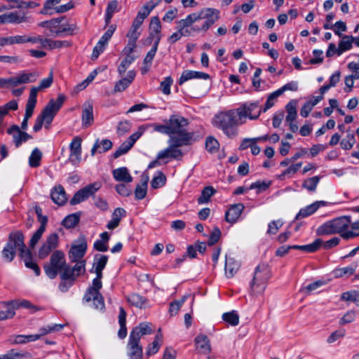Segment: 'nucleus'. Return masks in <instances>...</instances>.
I'll list each match as a JSON object with an SVG mask.
<instances>
[{
  "mask_svg": "<svg viewBox=\"0 0 359 359\" xmlns=\"http://www.w3.org/2000/svg\"><path fill=\"white\" fill-rule=\"evenodd\" d=\"M215 193L212 187H206L201 191V194L198 198V204H204L209 202L210 197Z\"/></svg>",
  "mask_w": 359,
  "mask_h": 359,
  "instance_id": "nucleus-50",
  "label": "nucleus"
},
{
  "mask_svg": "<svg viewBox=\"0 0 359 359\" xmlns=\"http://www.w3.org/2000/svg\"><path fill=\"white\" fill-rule=\"evenodd\" d=\"M136 75V72L134 70H130L128 72L127 76L118 81L114 88V93L122 92L125 90L130 84L133 81Z\"/></svg>",
  "mask_w": 359,
  "mask_h": 359,
  "instance_id": "nucleus-23",
  "label": "nucleus"
},
{
  "mask_svg": "<svg viewBox=\"0 0 359 359\" xmlns=\"http://www.w3.org/2000/svg\"><path fill=\"white\" fill-rule=\"evenodd\" d=\"M21 258L24 261L26 267L34 271L36 276H39L41 273L39 266L33 262L32 253L27 248L22 252Z\"/></svg>",
  "mask_w": 359,
  "mask_h": 359,
  "instance_id": "nucleus-29",
  "label": "nucleus"
},
{
  "mask_svg": "<svg viewBox=\"0 0 359 359\" xmlns=\"http://www.w3.org/2000/svg\"><path fill=\"white\" fill-rule=\"evenodd\" d=\"M42 158V153L38 149L35 148L29 158V165L32 168H37L40 165V162Z\"/></svg>",
  "mask_w": 359,
  "mask_h": 359,
  "instance_id": "nucleus-44",
  "label": "nucleus"
},
{
  "mask_svg": "<svg viewBox=\"0 0 359 359\" xmlns=\"http://www.w3.org/2000/svg\"><path fill=\"white\" fill-rule=\"evenodd\" d=\"M102 278V276H99L98 275H96V278L93 280L92 286L88 289L86 294H84V299H89L90 295H97L98 294H100L99 290L102 286L101 281Z\"/></svg>",
  "mask_w": 359,
  "mask_h": 359,
  "instance_id": "nucleus-35",
  "label": "nucleus"
},
{
  "mask_svg": "<svg viewBox=\"0 0 359 359\" xmlns=\"http://www.w3.org/2000/svg\"><path fill=\"white\" fill-rule=\"evenodd\" d=\"M195 344L196 349L200 353L208 354L211 351L210 340L205 334L198 335L195 338Z\"/></svg>",
  "mask_w": 359,
  "mask_h": 359,
  "instance_id": "nucleus-25",
  "label": "nucleus"
},
{
  "mask_svg": "<svg viewBox=\"0 0 359 359\" xmlns=\"http://www.w3.org/2000/svg\"><path fill=\"white\" fill-rule=\"evenodd\" d=\"M267 140L268 136H258L254 138H245L242 141L239 149L241 150H244L248 147H251L252 144H255L258 142L266 141Z\"/></svg>",
  "mask_w": 359,
  "mask_h": 359,
  "instance_id": "nucleus-52",
  "label": "nucleus"
},
{
  "mask_svg": "<svg viewBox=\"0 0 359 359\" xmlns=\"http://www.w3.org/2000/svg\"><path fill=\"white\" fill-rule=\"evenodd\" d=\"M280 95H281V94L280 93L278 90L269 94L267 97L266 102L265 103L264 108L263 109V111L265 112L268 109L271 108L275 104V102H276L277 98Z\"/></svg>",
  "mask_w": 359,
  "mask_h": 359,
  "instance_id": "nucleus-63",
  "label": "nucleus"
},
{
  "mask_svg": "<svg viewBox=\"0 0 359 359\" xmlns=\"http://www.w3.org/2000/svg\"><path fill=\"white\" fill-rule=\"evenodd\" d=\"M341 40L338 45L339 55H341L344 52L349 50L352 48V43L355 37L352 36L345 35L340 37Z\"/></svg>",
  "mask_w": 359,
  "mask_h": 359,
  "instance_id": "nucleus-40",
  "label": "nucleus"
},
{
  "mask_svg": "<svg viewBox=\"0 0 359 359\" xmlns=\"http://www.w3.org/2000/svg\"><path fill=\"white\" fill-rule=\"evenodd\" d=\"M59 244V236L56 233L48 235L39 250V257L41 259H45Z\"/></svg>",
  "mask_w": 359,
  "mask_h": 359,
  "instance_id": "nucleus-13",
  "label": "nucleus"
},
{
  "mask_svg": "<svg viewBox=\"0 0 359 359\" xmlns=\"http://www.w3.org/2000/svg\"><path fill=\"white\" fill-rule=\"evenodd\" d=\"M83 300L86 302L93 301L94 308L97 310L102 311L105 308L104 299L101 294H98L97 295H90L89 299L83 298Z\"/></svg>",
  "mask_w": 359,
  "mask_h": 359,
  "instance_id": "nucleus-49",
  "label": "nucleus"
},
{
  "mask_svg": "<svg viewBox=\"0 0 359 359\" xmlns=\"http://www.w3.org/2000/svg\"><path fill=\"white\" fill-rule=\"evenodd\" d=\"M51 199L58 205H63L67 201L66 192L62 186L55 187L50 194Z\"/></svg>",
  "mask_w": 359,
  "mask_h": 359,
  "instance_id": "nucleus-24",
  "label": "nucleus"
},
{
  "mask_svg": "<svg viewBox=\"0 0 359 359\" xmlns=\"http://www.w3.org/2000/svg\"><path fill=\"white\" fill-rule=\"evenodd\" d=\"M149 30L155 32L156 39H159L160 41L161 39V24L158 17L154 16L151 18L149 25Z\"/></svg>",
  "mask_w": 359,
  "mask_h": 359,
  "instance_id": "nucleus-45",
  "label": "nucleus"
},
{
  "mask_svg": "<svg viewBox=\"0 0 359 359\" xmlns=\"http://www.w3.org/2000/svg\"><path fill=\"white\" fill-rule=\"evenodd\" d=\"M118 323L120 329L118 332V336L123 339L127 336L126 312L123 307L119 308Z\"/></svg>",
  "mask_w": 359,
  "mask_h": 359,
  "instance_id": "nucleus-36",
  "label": "nucleus"
},
{
  "mask_svg": "<svg viewBox=\"0 0 359 359\" xmlns=\"http://www.w3.org/2000/svg\"><path fill=\"white\" fill-rule=\"evenodd\" d=\"M159 44V39H156V41L154 43L152 48L151 50L147 53V55L145 56L143 64L144 65H151V62L154 60V57L156 53V51L158 50V46Z\"/></svg>",
  "mask_w": 359,
  "mask_h": 359,
  "instance_id": "nucleus-56",
  "label": "nucleus"
},
{
  "mask_svg": "<svg viewBox=\"0 0 359 359\" xmlns=\"http://www.w3.org/2000/svg\"><path fill=\"white\" fill-rule=\"evenodd\" d=\"M161 341V335L157 334L155 337L154 341L151 344H149L147 349V355L149 356L156 353L160 348Z\"/></svg>",
  "mask_w": 359,
  "mask_h": 359,
  "instance_id": "nucleus-54",
  "label": "nucleus"
},
{
  "mask_svg": "<svg viewBox=\"0 0 359 359\" xmlns=\"http://www.w3.org/2000/svg\"><path fill=\"white\" fill-rule=\"evenodd\" d=\"M210 78V75L205 72L193 70H184L182 72L181 76L178 80V84L182 85L184 82L194 79L208 80Z\"/></svg>",
  "mask_w": 359,
  "mask_h": 359,
  "instance_id": "nucleus-19",
  "label": "nucleus"
},
{
  "mask_svg": "<svg viewBox=\"0 0 359 359\" xmlns=\"http://www.w3.org/2000/svg\"><path fill=\"white\" fill-rule=\"evenodd\" d=\"M350 226H351L350 217H340L321 224L317 229L316 233L318 236L339 233L342 238L349 240L359 236V233L348 230Z\"/></svg>",
  "mask_w": 359,
  "mask_h": 359,
  "instance_id": "nucleus-5",
  "label": "nucleus"
},
{
  "mask_svg": "<svg viewBox=\"0 0 359 359\" xmlns=\"http://www.w3.org/2000/svg\"><path fill=\"white\" fill-rule=\"evenodd\" d=\"M220 147L217 140L213 136H208L205 140V149L210 154L217 153Z\"/></svg>",
  "mask_w": 359,
  "mask_h": 359,
  "instance_id": "nucleus-42",
  "label": "nucleus"
},
{
  "mask_svg": "<svg viewBox=\"0 0 359 359\" xmlns=\"http://www.w3.org/2000/svg\"><path fill=\"white\" fill-rule=\"evenodd\" d=\"M356 265L339 268L334 270L333 273L336 278H341L344 276H351L355 271Z\"/></svg>",
  "mask_w": 359,
  "mask_h": 359,
  "instance_id": "nucleus-55",
  "label": "nucleus"
},
{
  "mask_svg": "<svg viewBox=\"0 0 359 359\" xmlns=\"http://www.w3.org/2000/svg\"><path fill=\"white\" fill-rule=\"evenodd\" d=\"M22 43H25V35H16L6 37H0L1 48L6 45Z\"/></svg>",
  "mask_w": 359,
  "mask_h": 359,
  "instance_id": "nucleus-37",
  "label": "nucleus"
},
{
  "mask_svg": "<svg viewBox=\"0 0 359 359\" xmlns=\"http://www.w3.org/2000/svg\"><path fill=\"white\" fill-rule=\"evenodd\" d=\"M239 119L245 122L247 118L250 120H255L260 116L263 109L259 107L258 101L252 102H245L236 109Z\"/></svg>",
  "mask_w": 359,
  "mask_h": 359,
  "instance_id": "nucleus-11",
  "label": "nucleus"
},
{
  "mask_svg": "<svg viewBox=\"0 0 359 359\" xmlns=\"http://www.w3.org/2000/svg\"><path fill=\"white\" fill-rule=\"evenodd\" d=\"M70 266L66 263L65 253L61 250H55L51 255L49 264L43 266L46 276L54 279L58 273H64L66 268Z\"/></svg>",
  "mask_w": 359,
  "mask_h": 359,
  "instance_id": "nucleus-9",
  "label": "nucleus"
},
{
  "mask_svg": "<svg viewBox=\"0 0 359 359\" xmlns=\"http://www.w3.org/2000/svg\"><path fill=\"white\" fill-rule=\"evenodd\" d=\"M6 116L0 112V134L6 133L8 135H28L26 132L21 130L18 125L13 124L8 126L6 121Z\"/></svg>",
  "mask_w": 359,
  "mask_h": 359,
  "instance_id": "nucleus-15",
  "label": "nucleus"
},
{
  "mask_svg": "<svg viewBox=\"0 0 359 359\" xmlns=\"http://www.w3.org/2000/svg\"><path fill=\"white\" fill-rule=\"evenodd\" d=\"M188 125L189 121L187 118L179 114H173L170 116L165 124H143L139 126L137 130L132 135H143L145 133L154 132L166 135H192V133L188 130Z\"/></svg>",
  "mask_w": 359,
  "mask_h": 359,
  "instance_id": "nucleus-2",
  "label": "nucleus"
},
{
  "mask_svg": "<svg viewBox=\"0 0 359 359\" xmlns=\"http://www.w3.org/2000/svg\"><path fill=\"white\" fill-rule=\"evenodd\" d=\"M108 261L107 255H96L94 259L93 269L96 275L102 276V270L105 268Z\"/></svg>",
  "mask_w": 359,
  "mask_h": 359,
  "instance_id": "nucleus-34",
  "label": "nucleus"
},
{
  "mask_svg": "<svg viewBox=\"0 0 359 359\" xmlns=\"http://www.w3.org/2000/svg\"><path fill=\"white\" fill-rule=\"evenodd\" d=\"M117 7L118 1L116 0L108 3L105 13V22L107 25L111 22L114 13L117 11Z\"/></svg>",
  "mask_w": 359,
  "mask_h": 359,
  "instance_id": "nucleus-53",
  "label": "nucleus"
},
{
  "mask_svg": "<svg viewBox=\"0 0 359 359\" xmlns=\"http://www.w3.org/2000/svg\"><path fill=\"white\" fill-rule=\"evenodd\" d=\"M222 319L231 326H236L239 323V316L235 311L223 313Z\"/></svg>",
  "mask_w": 359,
  "mask_h": 359,
  "instance_id": "nucleus-51",
  "label": "nucleus"
},
{
  "mask_svg": "<svg viewBox=\"0 0 359 359\" xmlns=\"http://www.w3.org/2000/svg\"><path fill=\"white\" fill-rule=\"evenodd\" d=\"M65 100V97L63 95H59L56 100L51 99L48 102L47 105L36 118L35 123L33 127L34 133H38L43 124L46 128L49 127L55 116L62 107Z\"/></svg>",
  "mask_w": 359,
  "mask_h": 359,
  "instance_id": "nucleus-6",
  "label": "nucleus"
},
{
  "mask_svg": "<svg viewBox=\"0 0 359 359\" xmlns=\"http://www.w3.org/2000/svg\"><path fill=\"white\" fill-rule=\"evenodd\" d=\"M79 222V215L72 214L67 216L62 221V224L66 228L74 227Z\"/></svg>",
  "mask_w": 359,
  "mask_h": 359,
  "instance_id": "nucleus-61",
  "label": "nucleus"
},
{
  "mask_svg": "<svg viewBox=\"0 0 359 359\" xmlns=\"http://www.w3.org/2000/svg\"><path fill=\"white\" fill-rule=\"evenodd\" d=\"M244 208L243 203H236L231 205L225 214L226 221L231 224L235 223L241 216Z\"/></svg>",
  "mask_w": 359,
  "mask_h": 359,
  "instance_id": "nucleus-21",
  "label": "nucleus"
},
{
  "mask_svg": "<svg viewBox=\"0 0 359 359\" xmlns=\"http://www.w3.org/2000/svg\"><path fill=\"white\" fill-rule=\"evenodd\" d=\"M166 177L162 172H159L157 175L154 176L151 182V185L154 189H158L165 185Z\"/></svg>",
  "mask_w": 359,
  "mask_h": 359,
  "instance_id": "nucleus-60",
  "label": "nucleus"
},
{
  "mask_svg": "<svg viewBox=\"0 0 359 359\" xmlns=\"http://www.w3.org/2000/svg\"><path fill=\"white\" fill-rule=\"evenodd\" d=\"M87 241L84 236H81L76 243L71 246L69 251V259L71 262H75L73 267L67 266L66 271L62 273L60 278L62 280H76L77 277L86 271V261L83 259L87 250Z\"/></svg>",
  "mask_w": 359,
  "mask_h": 359,
  "instance_id": "nucleus-4",
  "label": "nucleus"
},
{
  "mask_svg": "<svg viewBox=\"0 0 359 359\" xmlns=\"http://www.w3.org/2000/svg\"><path fill=\"white\" fill-rule=\"evenodd\" d=\"M240 264L233 258L226 257L225 273L228 278H231L238 271Z\"/></svg>",
  "mask_w": 359,
  "mask_h": 359,
  "instance_id": "nucleus-39",
  "label": "nucleus"
},
{
  "mask_svg": "<svg viewBox=\"0 0 359 359\" xmlns=\"http://www.w3.org/2000/svg\"><path fill=\"white\" fill-rule=\"evenodd\" d=\"M112 147V142L107 139L100 140L97 139L91 149L90 154L95 156L96 153L102 154L109 150Z\"/></svg>",
  "mask_w": 359,
  "mask_h": 359,
  "instance_id": "nucleus-30",
  "label": "nucleus"
},
{
  "mask_svg": "<svg viewBox=\"0 0 359 359\" xmlns=\"http://www.w3.org/2000/svg\"><path fill=\"white\" fill-rule=\"evenodd\" d=\"M81 142L82 139L76 136L69 145V161L73 165L79 164L81 161Z\"/></svg>",
  "mask_w": 359,
  "mask_h": 359,
  "instance_id": "nucleus-14",
  "label": "nucleus"
},
{
  "mask_svg": "<svg viewBox=\"0 0 359 359\" xmlns=\"http://www.w3.org/2000/svg\"><path fill=\"white\" fill-rule=\"evenodd\" d=\"M161 1V0H157L153 5L144 4L143 7L137 13V15L145 19L151 13V11Z\"/></svg>",
  "mask_w": 359,
  "mask_h": 359,
  "instance_id": "nucleus-64",
  "label": "nucleus"
},
{
  "mask_svg": "<svg viewBox=\"0 0 359 359\" xmlns=\"http://www.w3.org/2000/svg\"><path fill=\"white\" fill-rule=\"evenodd\" d=\"M127 299L131 305L138 308H142L147 303V299L138 294H132Z\"/></svg>",
  "mask_w": 359,
  "mask_h": 359,
  "instance_id": "nucleus-46",
  "label": "nucleus"
},
{
  "mask_svg": "<svg viewBox=\"0 0 359 359\" xmlns=\"http://www.w3.org/2000/svg\"><path fill=\"white\" fill-rule=\"evenodd\" d=\"M147 180H144L141 184L137 185L135 189V197L137 200L143 199L147 194Z\"/></svg>",
  "mask_w": 359,
  "mask_h": 359,
  "instance_id": "nucleus-59",
  "label": "nucleus"
},
{
  "mask_svg": "<svg viewBox=\"0 0 359 359\" xmlns=\"http://www.w3.org/2000/svg\"><path fill=\"white\" fill-rule=\"evenodd\" d=\"M140 136H130L126 141L123 142L118 149L115 151L113 156L114 158H117L121 156L126 154L133 146Z\"/></svg>",
  "mask_w": 359,
  "mask_h": 359,
  "instance_id": "nucleus-26",
  "label": "nucleus"
},
{
  "mask_svg": "<svg viewBox=\"0 0 359 359\" xmlns=\"http://www.w3.org/2000/svg\"><path fill=\"white\" fill-rule=\"evenodd\" d=\"M4 355V359H31L30 353L24 351L20 352L15 348L10 349Z\"/></svg>",
  "mask_w": 359,
  "mask_h": 359,
  "instance_id": "nucleus-41",
  "label": "nucleus"
},
{
  "mask_svg": "<svg viewBox=\"0 0 359 359\" xmlns=\"http://www.w3.org/2000/svg\"><path fill=\"white\" fill-rule=\"evenodd\" d=\"M93 107L90 102L86 103L82 110V124L88 127L93 122Z\"/></svg>",
  "mask_w": 359,
  "mask_h": 359,
  "instance_id": "nucleus-31",
  "label": "nucleus"
},
{
  "mask_svg": "<svg viewBox=\"0 0 359 359\" xmlns=\"http://www.w3.org/2000/svg\"><path fill=\"white\" fill-rule=\"evenodd\" d=\"M126 215V211L123 208H116L112 212L111 219L107 223V228L111 230L116 229Z\"/></svg>",
  "mask_w": 359,
  "mask_h": 359,
  "instance_id": "nucleus-28",
  "label": "nucleus"
},
{
  "mask_svg": "<svg viewBox=\"0 0 359 359\" xmlns=\"http://www.w3.org/2000/svg\"><path fill=\"white\" fill-rule=\"evenodd\" d=\"M219 18V11L213 8H203L178 22L180 29L191 27L194 32H206Z\"/></svg>",
  "mask_w": 359,
  "mask_h": 359,
  "instance_id": "nucleus-3",
  "label": "nucleus"
},
{
  "mask_svg": "<svg viewBox=\"0 0 359 359\" xmlns=\"http://www.w3.org/2000/svg\"><path fill=\"white\" fill-rule=\"evenodd\" d=\"M38 75L36 72H21L15 76L11 77L12 87H16L21 84L34 82Z\"/></svg>",
  "mask_w": 359,
  "mask_h": 359,
  "instance_id": "nucleus-16",
  "label": "nucleus"
},
{
  "mask_svg": "<svg viewBox=\"0 0 359 359\" xmlns=\"http://www.w3.org/2000/svg\"><path fill=\"white\" fill-rule=\"evenodd\" d=\"M39 222H40V226L39 229L33 233L30 241H29V247L31 248H34L35 245L37 244L39 241L41 239L43 233L46 231V227L48 222V217L45 215H42L37 217Z\"/></svg>",
  "mask_w": 359,
  "mask_h": 359,
  "instance_id": "nucleus-18",
  "label": "nucleus"
},
{
  "mask_svg": "<svg viewBox=\"0 0 359 359\" xmlns=\"http://www.w3.org/2000/svg\"><path fill=\"white\" fill-rule=\"evenodd\" d=\"M323 243V241L320 238L316 239L313 243L304 245H294L292 246V250H301L302 251H304L306 252H316L319 248L321 246V244Z\"/></svg>",
  "mask_w": 359,
  "mask_h": 359,
  "instance_id": "nucleus-38",
  "label": "nucleus"
},
{
  "mask_svg": "<svg viewBox=\"0 0 359 359\" xmlns=\"http://www.w3.org/2000/svg\"><path fill=\"white\" fill-rule=\"evenodd\" d=\"M100 184L98 182L90 184L83 189H79L75 193L69 203L75 205L87 200L90 196H93L96 191L100 189Z\"/></svg>",
  "mask_w": 359,
  "mask_h": 359,
  "instance_id": "nucleus-12",
  "label": "nucleus"
},
{
  "mask_svg": "<svg viewBox=\"0 0 359 359\" xmlns=\"http://www.w3.org/2000/svg\"><path fill=\"white\" fill-rule=\"evenodd\" d=\"M65 18V17L53 18L50 20L43 21L39 24V25L41 27H49L50 29L51 34H55V32L53 28L57 27L59 24L62 22V20Z\"/></svg>",
  "mask_w": 359,
  "mask_h": 359,
  "instance_id": "nucleus-57",
  "label": "nucleus"
},
{
  "mask_svg": "<svg viewBox=\"0 0 359 359\" xmlns=\"http://www.w3.org/2000/svg\"><path fill=\"white\" fill-rule=\"evenodd\" d=\"M320 179L318 176L306 179L302 184V187L310 192H314L316 190Z\"/></svg>",
  "mask_w": 359,
  "mask_h": 359,
  "instance_id": "nucleus-47",
  "label": "nucleus"
},
{
  "mask_svg": "<svg viewBox=\"0 0 359 359\" xmlns=\"http://www.w3.org/2000/svg\"><path fill=\"white\" fill-rule=\"evenodd\" d=\"M36 97L35 88H31L25 109V117L27 118H29L33 114L36 104Z\"/></svg>",
  "mask_w": 359,
  "mask_h": 359,
  "instance_id": "nucleus-32",
  "label": "nucleus"
},
{
  "mask_svg": "<svg viewBox=\"0 0 359 359\" xmlns=\"http://www.w3.org/2000/svg\"><path fill=\"white\" fill-rule=\"evenodd\" d=\"M26 21V17L24 13L20 12H11L0 15V24L16 23L19 24Z\"/></svg>",
  "mask_w": 359,
  "mask_h": 359,
  "instance_id": "nucleus-22",
  "label": "nucleus"
},
{
  "mask_svg": "<svg viewBox=\"0 0 359 359\" xmlns=\"http://www.w3.org/2000/svg\"><path fill=\"white\" fill-rule=\"evenodd\" d=\"M152 332L151 324L150 323L144 322L135 327L130 332L129 337L140 341L142 336L150 334Z\"/></svg>",
  "mask_w": 359,
  "mask_h": 359,
  "instance_id": "nucleus-20",
  "label": "nucleus"
},
{
  "mask_svg": "<svg viewBox=\"0 0 359 359\" xmlns=\"http://www.w3.org/2000/svg\"><path fill=\"white\" fill-rule=\"evenodd\" d=\"M127 348L128 349V354L130 359L142 358V347L138 339L129 337Z\"/></svg>",
  "mask_w": 359,
  "mask_h": 359,
  "instance_id": "nucleus-17",
  "label": "nucleus"
},
{
  "mask_svg": "<svg viewBox=\"0 0 359 359\" xmlns=\"http://www.w3.org/2000/svg\"><path fill=\"white\" fill-rule=\"evenodd\" d=\"M341 299L344 301H351L359 306V291L352 290L342 293Z\"/></svg>",
  "mask_w": 359,
  "mask_h": 359,
  "instance_id": "nucleus-58",
  "label": "nucleus"
},
{
  "mask_svg": "<svg viewBox=\"0 0 359 359\" xmlns=\"http://www.w3.org/2000/svg\"><path fill=\"white\" fill-rule=\"evenodd\" d=\"M18 109V103L16 100H12L0 107V112L8 116L10 111H16Z\"/></svg>",
  "mask_w": 359,
  "mask_h": 359,
  "instance_id": "nucleus-62",
  "label": "nucleus"
},
{
  "mask_svg": "<svg viewBox=\"0 0 359 359\" xmlns=\"http://www.w3.org/2000/svg\"><path fill=\"white\" fill-rule=\"evenodd\" d=\"M192 137L193 136H170L168 147L158 153L156 158L150 162L148 168L165 165L172 159H181L184 156L182 148L191 144L196 140Z\"/></svg>",
  "mask_w": 359,
  "mask_h": 359,
  "instance_id": "nucleus-1",
  "label": "nucleus"
},
{
  "mask_svg": "<svg viewBox=\"0 0 359 359\" xmlns=\"http://www.w3.org/2000/svg\"><path fill=\"white\" fill-rule=\"evenodd\" d=\"M25 236L21 231L11 232L8 241L2 250V257L7 262H11L15 256V249H18L20 256L26 245L24 242Z\"/></svg>",
  "mask_w": 359,
  "mask_h": 359,
  "instance_id": "nucleus-7",
  "label": "nucleus"
},
{
  "mask_svg": "<svg viewBox=\"0 0 359 359\" xmlns=\"http://www.w3.org/2000/svg\"><path fill=\"white\" fill-rule=\"evenodd\" d=\"M135 60V57L134 55H126L125 58L121 61L117 69L121 76L126 73L127 69Z\"/></svg>",
  "mask_w": 359,
  "mask_h": 359,
  "instance_id": "nucleus-48",
  "label": "nucleus"
},
{
  "mask_svg": "<svg viewBox=\"0 0 359 359\" xmlns=\"http://www.w3.org/2000/svg\"><path fill=\"white\" fill-rule=\"evenodd\" d=\"M323 203V201H316L304 208H302L296 215L295 219H299L311 215L319 208L320 205Z\"/></svg>",
  "mask_w": 359,
  "mask_h": 359,
  "instance_id": "nucleus-33",
  "label": "nucleus"
},
{
  "mask_svg": "<svg viewBox=\"0 0 359 359\" xmlns=\"http://www.w3.org/2000/svg\"><path fill=\"white\" fill-rule=\"evenodd\" d=\"M215 124L222 128L224 133H228V130H233L239 125L243 124L239 119V116L236 110H230L226 112H222L215 116Z\"/></svg>",
  "mask_w": 359,
  "mask_h": 359,
  "instance_id": "nucleus-10",
  "label": "nucleus"
},
{
  "mask_svg": "<svg viewBox=\"0 0 359 359\" xmlns=\"http://www.w3.org/2000/svg\"><path fill=\"white\" fill-rule=\"evenodd\" d=\"M270 278L271 271L268 264L264 263L259 264L255 269L254 277L250 284L252 294L253 295L263 294Z\"/></svg>",
  "mask_w": 359,
  "mask_h": 359,
  "instance_id": "nucleus-8",
  "label": "nucleus"
},
{
  "mask_svg": "<svg viewBox=\"0 0 359 359\" xmlns=\"http://www.w3.org/2000/svg\"><path fill=\"white\" fill-rule=\"evenodd\" d=\"M18 306L13 305V302L6 303V310L0 311V320L12 318L15 314V308Z\"/></svg>",
  "mask_w": 359,
  "mask_h": 359,
  "instance_id": "nucleus-43",
  "label": "nucleus"
},
{
  "mask_svg": "<svg viewBox=\"0 0 359 359\" xmlns=\"http://www.w3.org/2000/svg\"><path fill=\"white\" fill-rule=\"evenodd\" d=\"M112 175L117 182L130 183L133 181V177L126 167H121L113 170Z\"/></svg>",
  "mask_w": 359,
  "mask_h": 359,
  "instance_id": "nucleus-27",
  "label": "nucleus"
}]
</instances>
